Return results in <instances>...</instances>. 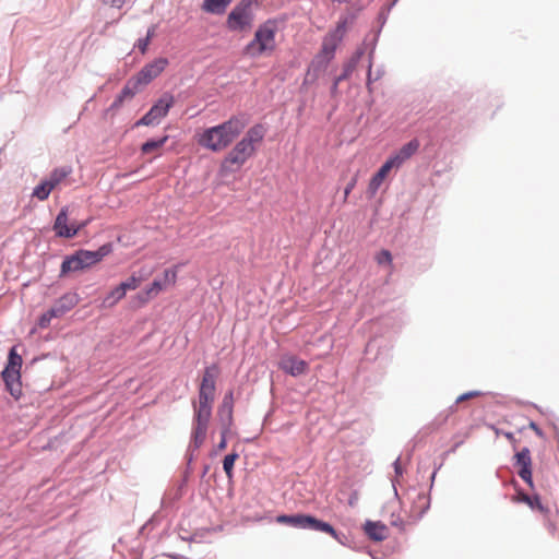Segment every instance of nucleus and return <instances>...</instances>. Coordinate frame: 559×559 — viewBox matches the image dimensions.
<instances>
[{"label": "nucleus", "instance_id": "obj_42", "mask_svg": "<svg viewBox=\"0 0 559 559\" xmlns=\"http://www.w3.org/2000/svg\"><path fill=\"white\" fill-rule=\"evenodd\" d=\"M354 186H355V179H353V180L347 185V187H346V189H345V193H346V194H348V193H349V191L354 188Z\"/></svg>", "mask_w": 559, "mask_h": 559}, {"label": "nucleus", "instance_id": "obj_21", "mask_svg": "<svg viewBox=\"0 0 559 559\" xmlns=\"http://www.w3.org/2000/svg\"><path fill=\"white\" fill-rule=\"evenodd\" d=\"M365 533L374 542H382L389 535L388 527L381 522L367 521L364 525Z\"/></svg>", "mask_w": 559, "mask_h": 559}, {"label": "nucleus", "instance_id": "obj_40", "mask_svg": "<svg viewBox=\"0 0 559 559\" xmlns=\"http://www.w3.org/2000/svg\"><path fill=\"white\" fill-rule=\"evenodd\" d=\"M106 2L110 3L111 7L121 8L124 3V0H106Z\"/></svg>", "mask_w": 559, "mask_h": 559}, {"label": "nucleus", "instance_id": "obj_45", "mask_svg": "<svg viewBox=\"0 0 559 559\" xmlns=\"http://www.w3.org/2000/svg\"><path fill=\"white\" fill-rule=\"evenodd\" d=\"M395 469L399 473V461L395 462Z\"/></svg>", "mask_w": 559, "mask_h": 559}, {"label": "nucleus", "instance_id": "obj_3", "mask_svg": "<svg viewBox=\"0 0 559 559\" xmlns=\"http://www.w3.org/2000/svg\"><path fill=\"white\" fill-rule=\"evenodd\" d=\"M277 24L274 20H267L257 28L253 39L243 48V55L257 58L264 53H271L275 49V35Z\"/></svg>", "mask_w": 559, "mask_h": 559}, {"label": "nucleus", "instance_id": "obj_46", "mask_svg": "<svg viewBox=\"0 0 559 559\" xmlns=\"http://www.w3.org/2000/svg\"><path fill=\"white\" fill-rule=\"evenodd\" d=\"M354 503H355V500L350 499V500H349V504H352V506H353Z\"/></svg>", "mask_w": 559, "mask_h": 559}, {"label": "nucleus", "instance_id": "obj_22", "mask_svg": "<svg viewBox=\"0 0 559 559\" xmlns=\"http://www.w3.org/2000/svg\"><path fill=\"white\" fill-rule=\"evenodd\" d=\"M71 174H72L71 166H61V167L55 168L45 180L49 185H51L52 189H56L59 186H61L62 183H64Z\"/></svg>", "mask_w": 559, "mask_h": 559}, {"label": "nucleus", "instance_id": "obj_25", "mask_svg": "<svg viewBox=\"0 0 559 559\" xmlns=\"http://www.w3.org/2000/svg\"><path fill=\"white\" fill-rule=\"evenodd\" d=\"M168 141V135H164L159 140H150L142 144L141 152L142 154H151L160 150L165 143Z\"/></svg>", "mask_w": 559, "mask_h": 559}, {"label": "nucleus", "instance_id": "obj_39", "mask_svg": "<svg viewBox=\"0 0 559 559\" xmlns=\"http://www.w3.org/2000/svg\"><path fill=\"white\" fill-rule=\"evenodd\" d=\"M123 100H124V99H123V98H121V96H120V95H118V96H117V98H116V99L114 100V103L111 104L110 108H111V109H117V108H119V107L122 105Z\"/></svg>", "mask_w": 559, "mask_h": 559}, {"label": "nucleus", "instance_id": "obj_35", "mask_svg": "<svg viewBox=\"0 0 559 559\" xmlns=\"http://www.w3.org/2000/svg\"><path fill=\"white\" fill-rule=\"evenodd\" d=\"M56 318V316H52L51 314V310L49 309L48 311H46L45 313H43L39 319H38V322H37V325L40 328V329H46L49 326L50 324V321Z\"/></svg>", "mask_w": 559, "mask_h": 559}, {"label": "nucleus", "instance_id": "obj_27", "mask_svg": "<svg viewBox=\"0 0 559 559\" xmlns=\"http://www.w3.org/2000/svg\"><path fill=\"white\" fill-rule=\"evenodd\" d=\"M135 79L132 76L126 84V86L122 88L121 93L119 94L121 98H132L141 88L142 86L139 83L134 82Z\"/></svg>", "mask_w": 559, "mask_h": 559}, {"label": "nucleus", "instance_id": "obj_19", "mask_svg": "<svg viewBox=\"0 0 559 559\" xmlns=\"http://www.w3.org/2000/svg\"><path fill=\"white\" fill-rule=\"evenodd\" d=\"M2 378L10 394L17 400L22 394L20 371L4 368Z\"/></svg>", "mask_w": 559, "mask_h": 559}, {"label": "nucleus", "instance_id": "obj_41", "mask_svg": "<svg viewBox=\"0 0 559 559\" xmlns=\"http://www.w3.org/2000/svg\"><path fill=\"white\" fill-rule=\"evenodd\" d=\"M342 81H337V78L335 79L333 85H332V88H331V92L332 94H336L337 93V87H338V84L341 83Z\"/></svg>", "mask_w": 559, "mask_h": 559}, {"label": "nucleus", "instance_id": "obj_30", "mask_svg": "<svg viewBox=\"0 0 559 559\" xmlns=\"http://www.w3.org/2000/svg\"><path fill=\"white\" fill-rule=\"evenodd\" d=\"M521 500L528 504L533 510H537L542 513L546 512V508L543 506L540 498L538 496H528L523 493L521 496Z\"/></svg>", "mask_w": 559, "mask_h": 559}, {"label": "nucleus", "instance_id": "obj_24", "mask_svg": "<svg viewBox=\"0 0 559 559\" xmlns=\"http://www.w3.org/2000/svg\"><path fill=\"white\" fill-rule=\"evenodd\" d=\"M127 292L121 284L111 289L106 297L103 299L104 308H111L117 305L121 299L124 298Z\"/></svg>", "mask_w": 559, "mask_h": 559}, {"label": "nucleus", "instance_id": "obj_16", "mask_svg": "<svg viewBox=\"0 0 559 559\" xmlns=\"http://www.w3.org/2000/svg\"><path fill=\"white\" fill-rule=\"evenodd\" d=\"M515 466L519 467V476L530 486L533 487L532 479V459L527 448L522 449L515 454Z\"/></svg>", "mask_w": 559, "mask_h": 559}, {"label": "nucleus", "instance_id": "obj_31", "mask_svg": "<svg viewBox=\"0 0 559 559\" xmlns=\"http://www.w3.org/2000/svg\"><path fill=\"white\" fill-rule=\"evenodd\" d=\"M154 35H155V26H152L148 28L145 38H140L136 41L135 47L141 51V53L144 55L147 51V47H148L152 38L154 37Z\"/></svg>", "mask_w": 559, "mask_h": 559}, {"label": "nucleus", "instance_id": "obj_20", "mask_svg": "<svg viewBox=\"0 0 559 559\" xmlns=\"http://www.w3.org/2000/svg\"><path fill=\"white\" fill-rule=\"evenodd\" d=\"M393 168L395 167L389 162V159H386L385 163L379 168V170L371 177L368 187L369 193H377Z\"/></svg>", "mask_w": 559, "mask_h": 559}, {"label": "nucleus", "instance_id": "obj_5", "mask_svg": "<svg viewBox=\"0 0 559 559\" xmlns=\"http://www.w3.org/2000/svg\"><path fill=\"white\" fill-rule=\"evenodd\" d=\"M110 252V247L105 245L96 251L79 250L68 257L61 264V273L76 272L87 269L103 260Z\"/></svg>", "mask_w": 559, "mask_h": 559}, {"label": "nucleus", "instance_id": "obj_23", "mask_svg": "<svg viewBox=\"0 0 559 559\" xmlns=\"http://www.w3.org/2000/svg\"><path fill=\"white\" fill-rule=\"evenodd\" d=\"M233 0H204L202 10L211 14H223Z\"/></svg>", "mask_w": 559, "mask_h": 559}, {"label": "nucleus", "instance_id": "obj_38", "mask_svg": "<svg viewBox=\"0 0 559 559\" xmlns=\"http://www.w3.org/2000/svg\"><path fill=\"white\" fill-rule=\"evenodd\" d=\"M481 395V392L479 391H471V392H467V393H464V394H461L457 399H456V403H461L463 401H466V400H469V399H474V397H478Z\"/></svg>", "mask_w": 559, "mask_h": 559}, {"label": "nucleus", "instance_id": "obj_10", "mask_svg": "<svg viewBox=\"0 0 559 559\" xmlns=\"http://www.w3.org/2000/svg\"><path fill=\"white\" fill-rule=\"evenodd\" d=\"M175 98L173 95L165 93L151 109L136 122V126H152L158 123L173 107Z\"/></svg>", "mask_w": 559, "mask_h": 559}, {"label": "nucleus", "instance_id": "obj_17", "mask_svg": "<svg viewBox=\"0 0 559 559\" xmlns=\"http://www.w3.org/2000/svg\"><path fill=\"white\" fill-rule=\"evenodd\" d=\"M419 141L417 139L411 140L404 144L395 154L390 156L389 162L399 169L407 159H409L419 148Z\"/></svg>", "mask_w": 559, "mask_h": 559}, {"label": "nucleus", "instance_id": "obj_13", "mask_svg": "<svg viewBox=\"0 0 559 559\" xmlns=\"http://www.w3.org/2000/svg\"><path fill=\"white\" fill-rule=\"evenodd\" d=\"M212 414L194 412L193 430L191 444L194 449H199L206 439L207 427Z\"/></svg>", "mask_w": 559, "mask_h": 559}, {"label": "nucleus", "instance_id": "obj_44", "mask_svg": "<svg viewBox=\"0 0 559 559\" xmlns=\"http://www.w3.org/2000/svg\"><path fill=\"white\" fill-rule=\"evenodd\" d=\"M506 437H507L508 439H510V440H512V439H513V435H512L511 432L506 433Z\"/></svg>", "mask_w": 559, "mask_h": 559}, {"label": "nucleus", "instance_id": "obj_6", "mask_svg": "<svg viewBox=\"0 0 559 559\" xmlns=\"http://www.w3.org/2000/svg\"><path fill=\"white\" fill-rule=\"evenodd\" d=\"M276 522L280 524H285L297 528L322 532L329 534L335 539H338V534L332 525L309 514H282L276 518Z\"/></svg>", "mask_w": 559, "mask_h": 559}, {"label": "nucleus", "instance_id": "obj_32", "mask_svg": "<svg viewBox=\"0 0 559 559\" xmlns=\"http://www.w3.org/2000/svg\"><path fill=\"white\" fill-rule=\"evenodd\" d=\"M239 457L238 453L234 452L225 456L223 461V468L226 473V476L230 479L233 477V469L236 460Z\"/></svg>", "mask_w": 559, "mask_h": 559}, {"label": "nucleus", "instance_id": "obj_15", "mask_svg": "<svg viewBox=\"0 0 559 559\" xmlns=\"http://www.w3.org/2000/svg\"><path fill=\"white\" fill-rule=\"evenodd\" d=\"M233 412H234V395L233 392L225 394L222 404L217 411V417L221 424L222 430L230 431L233 425Z\"/></svg>", "mask_w": 559, "mask_h": 559}, {"label": "nucleus", "instance_id": "obj_18", "mask_svg": "<svg viewBox=\"0 0 559 559\" xmlns=\"http://www.w3.org/2000/svg\"><path fill=\"white\" fill-rule=\"evenodd\" d=\"M79 302V297L76 294H66L61 296L55 305L50 308L51 314L56 316V318L62 317L64 313L73 309Z\"/></svg>", "mask_w": 559, "mask_h": 559}, {"label": "nucleus", "instance_id": "obj_2", "mask_svg": "<svg viewBox=\"0 0 559 559\" xmlns=\"http://www.w3.org/2000/svg\"><path fill=\"white\" fill-rule=\"evenodd\" d=\"M246 126L247 122L243 118L233 116L221 124L197 133V142L200 146L212 152H222L239 136Z\"/></svg>", "mask_w": 559, "mask_h": 559}, {"label": "nucleus", "instance_id": "obj_12", "mask_svg": "<svg viewBox=\"0 0 559 559\" xmlns=\"http://www.w3.org/2000/svg\"><path fill=\"white\" fill-rule=\"evenodd\" d=\"M87 222L86 219L79 223L69 216V212H60L56 218L53 229L60 237L72 238Z\"/></svg>", "mask_w": 559, "mask_h": 559}, {"label": "nucleus", "instance_id": "obj_11", "mask_svg": "<svg viewBox=\"0 0 559 559\" xmlns=\"http://www.w3.org/2000/svg\"><path fill=\"white\" fill-rule=\"evenodd\" d=\"M168 66L166 58H157L154 61L144 66L133 78L135 83H139L142 87L150 84L156 79Z\"/></svg>", "mask_w": 559, "mask_h": 559}, {"label": "nucleus", "instance_id": "obj_37", "mask_svg": "<svg viewBox=\"0 0 559 559\" xmlns=\"http://www.w3.org/2000/svg\"><path fill=\"white\" fill-rule=\"evenodd\" d=\"M229 431H225V430H221V441L219 443L216 445L215 448V452H222L226 449L227 447V435H228Z\"/></svg>", "mask_w": 559, "mask_h": 559}, {"label": "nucleus", "instance_id": "obj_7", "mask_svg": "<svg viewBox=\"0 0 559 559\" xmlns=\"http://www.w3.org/2000/svg\"><path fill=\"white\" fill-rule=\"evenodd\" d=\"M345 24V22L338 23L335 29L324 36L321 50L312 61L311 67L326 69L329 62L334 58L338 44L343 39L346 31Z\"/></svg>", "mask_w": 559, "mask_h": 559}, {"label": "nucleus", "instance_id": "obj_8", "mask_svg": "<svg viewBox=\"0 0 559 559\" xmlns=\"http://www.w3.org/2000/svg\"><path fill=\"white\" fill-rule=\"evenodd\" d=\"M253 0H240L229 12L226 26L231 32H243L252 26L254 14Z\"/></svg>", "mask_w": 559, "mask_h": 559}, {"label": "nucleus", "instance_id": "obj_4", "mask_svg": "<svg viewBox=\"0 0 559 559\" xmlns=\"http://www.w3.org/2000/svg\"><path fill=\"white\" fill-rule=\"evenodd\" d=\"M218 374L219 367L216 364L204 369L199 386L198 401L193 402L194 412L212 414Z\"/></svg>", "mask_w": 559, "mask_h": 559}, {"label": "nucleus", "instance_id": "obj_36", "mask_svg": "<svg viewBox=\"0 0 559 559\" xmlns=\"http://www.w3.org/2000/svg\"><path fill=\"white\" fill-rule=\"evenodd\" d=\"M390 524L397 527L400 531H405L406 524L400 515L391 514Z\"/></svg>", "mask_w": 559, "mask_h": 559}, {"label": "nucleus", "instance_id": "obj_26", "mask_svg": "<svg viewBox=\"0 0 559 559\" xmlns=\"http://www.w3.org/2000/svg\"><path fill=\"white\" fill-rule=\"evenodd\" d=\"M360 56H361V53L357 52L354 57H352L348 60V62H346L344 64L343 73L340 76H337V81H344L350 76V74L353 73V71L355 70V68L357 66V62H358Z\"/></svg>", "mask_w": 559, "mask_h": 559}, {"label": "nucleus", "instance_id": "obj_33", "mask_svg": "<svg viewBox=\"0 0 559 559\" xmlns=\"http://www.w3.org/2000/svg\"><path fill=\"white\" fill-rule=\"evenodd\" d=\"M142 278L134 274L128 277L124 282L120 283L126 292L134 290L141 285Z\"/></svg>", "mask_w": 559, "mask_h": 559}, {"label": "nucleus", "instance_id": "obj_14", "mask_svg": "<svg viewBox=\"0 0 559 559\" xmlns=\"http://www.w3.org/2000/svg\"><path fill=\"white\" fill-rule=\"evenodd\" d=\"M278 368L285 373L293 377L305 374L308 371L309 365L306 360L299 359L294 355H283L278 361Z\"/></svg>", "mask_w": 559, "mask_h": 559}, {"label": "nucleus", "instance_id": "obj_1", "mask_svg": "<svg viewBox=\"0 0 559 559\" xmlns=\"http://www.w3.org/2000/svg\"><path fill=\"white\" fill-rule=\"evenodd\" d=\"M266 133L263 124H254L236 143L222 160L219 173L225 176L238 171L245 163L254 155Z\"/></svg>", "mask_w": 559, "mask_h": 559}, {"label": "nucleus", "instance_id": "obj_34", "mask_svg": "<svg viewBox=\"0 0 559 559\" xmlns=\"http://www.w3.org/2000/svg\"><path fill=\"white\" fill-rule=\"evenodd\" d=\"M374 260L377 261L378 264H388V265H392V254L389 250H381L380 252H378L374 257Z\"/></svg>", "mask_w": 559, "mask_h": 559}, {"label": "nucleus", "instance_id": "obj_9", "mask_svg": "<svg viewBox=\"0 0 559 559\" xmlns=\"http://www.w3.org/2000/svg\"><path fill=\"white\" fill-rule=\"evenodd\" d=\"M177 282V266L164 271L163 280H154L152 284L138 293L133 301L138 307L146 305L150 300L157 297L167 286H174Z\"/></svg>", "mask_w": 559, "mask_h": 559}, {"label": "nucleus", "instance_id": "obj_28", "mask_svg": "<svg viewBox=\"0 0 559 559\" xmlns=\"http://www.w3.org/2000/svg\"><path fill=\"white\" fill-rule=\"evenodd\" d=\"M21 367H22V357L16 353V348L12 347L9 353L8 364H7L5 368L20 371Z\"/></svg>", "mask_w": 559, "mask_h": 559}, {"label": "nucleus", "instance_id": "obj_43", "mask_svg": "<svg viewBox=\"0 0 559 559\" xmlns=\"http://www.w3.org/2000/svg\"><path fill=\"white\" fill-rule=\"evenodd\" d=\"M530 427L537 433V435H540V429L538 428V426L535 424V423H531L530 424Z\"/></svg>", "mask_w": 559, "mask_h": 559}, {"label": "nucleus", "instance_id": "obj_29", "mask_svg": "<svg viewBox=\"0 0 559 559\" xmlns=\"http://www.w3.org/2000/svg\"><path fill=\"white\" fill-rule=\"evenodd\" d=\"M53 189L46 180H43L33 191V195L39 200H46Z\"/></svg>", "mask_w": 559, "mask_h": 559}]
</instances>
